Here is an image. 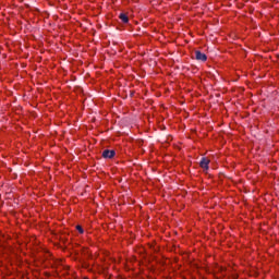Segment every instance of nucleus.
<instances>
[{
    "label": "nucleus",
    "mask_w": 279,
    "mask_h": 279,
    "mask_svg": "<svg viewBox=\"0 0 279 279\" xmlns=\"http://www.w3.org/2000/svg\"><path fill=\"white\" fill-rule=\"evenodd\" d=\"M195 59L198 60L199 62H206V60H208V57L206 56V53L196 50L195 51Z\"/></svg>",
    "instance_id": "1"
},
{
    "label": "nucleus",
    "mask_w": 279,
    "mask_h": 279,
    "mask_svg": "<svg viewBox=\"0 0 279 279\" xmlns=\"http://www.w3.org/2000/svg\"><path fill=\"white\" fill-rule=\"evenodd\" d=\"M208 165H210V159L203 157L199 162V166L202 167V169H205L206 171H208Z\"/></svg>",
    "instance_id": "2"
},
{
    "label": "nucleus",
    "mask_w": 279,
    "mask_h": 279,
    "mask_svg": "<svg viewBox=\"0 0 279 279\" xmlns=\"http://www.w3.org/2000/svg\"><path fill=\"white\" fill-rule=\"evenodd\" d=\"M116 155L114 150L106 149L102 151V158H114Z\"/></svg>",
    "instance_id": "3"
},
{
    "label": "nucleus",
    "mask_w": 279,
    "mask_h": 279,
    "mask_svg": "<svg viewBox=\"0 0 279 279\" xmlns=\"http://www.w3.org/2000/svg\"><path fill=\"white\" fill-rule=\"evenodd\" d=\"M119 19H120V21H122V23H130V17H128V15H125V13H121Z\"/></svg>",
    "instance_id": "4"
},
{
    "label": "nucleus",
    "mask_w": 279,
    "mask_h": 279,
    "mask_svg": "<svg viewBox=\"0 0 279 279\" xmlns=\"http://www.w3.org/2000/svg\"><path fill=\"white\" fill-rule=\"evenodd\" d=\"M76 230H78L80 234H84V229L82 226H76Z\"/></svg>",
    "instance_id": "5"
}]
</instances>
